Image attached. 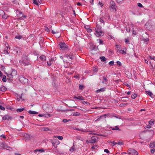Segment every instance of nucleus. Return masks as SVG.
Listing matches in <instances>:
<instances>
[{
	"label": "nucleus",
	"instance_id": "60",
	"mask_svg": "<svg viewBox=\"0 0 155 155\" xmlns=\"http://www.w3.org/2000/svg\"><path fill=\"white\" fill-rule=\"evenodd\" d=\"M1 137H2L3 138H5V135H4L3 134L1 135Z\"/></svg>",
	"mask_w": 155,
	"mask_h": 155
},
{
	"label": "nucleus",
	"instance_id": "13",
	"mask_svg": "<svg viewBox=\"0 0 155 155\" xmlns=\"http://www.w3.org/2000/svg\"><path fill=\"white\" fill-rule=\"evenodd\" d=\"M98 71L97 67L96 66L94 67L93 68L92 71L93 72L92 74H90V76H92L94 74H95V73L97 72Z\"/></svg>",
	"mask_w": 155,
	"mask_h": 155
},
{
	"label": "nucleus",
	"instance_id": "16",
	"mask_svg": "<svg viewBox=\"0 0 155 155\" xmlns=\"http://www.w3.org/2000/svg\"><path fill=\"white\" fill-rule=\"evenodd\" d=\"M39 58L41 60L43 61H45L46 60V56L44 55H41L40 57Z\"/></svg>",
	"mask_w": 155,
	"mask_h": 155
},
{
	"label": "nucleus",
	"instance_id": "27",
	"mask_svg": "<svg viewBox=\"0 0 155 155\" xmlns=\"http://www.w3.org/2000/svg\"><path fill=\"white\" fill-rule=\"evenodd\" d=\"M154 122L153 120H151L149 121V124L150 125H153L154 124Z\"/></svg>",
	"mask_w": 155,
	"mask_h": 155
},
{
	"label": "nucleus",
	"instance_id": "36",
	"mask_svg": "<svg viewBox=\"0 0 155 155\" xmlns=\"http://www.w3.org/2000/svg\"><path fill=\"white\" fill-rule=\"evenodd\" d=\"M4 12L2 10H0V16H2L4 14Z\"/></svg>",
	"mask_w": 155,
	"mask_h": 155
},
{
	"label": "nucleus",
	"instance_id": "26",
	"mask_svg": "<svg viewBox=\"0 0 155 155\" xmlns=\"http://www.w3.org/2000/svg\"><path fill=\"white\" fill-rule=\"evenodd\" d=\"M9 119V117L8 115H5L2 117V119L3 120H8Z\"/></svg>",
	"mask_w": 155,
	"mask_h": 155
},
{
	"label": "nucleus",
	"instance_id": "7",
	"mask_svg": "<svg viewBox=\"0 0 155 155\" xmlns=\"http://www.w3.org/2000/svg\"><path fill=\"white\" fill-rule=\"evenodd\" d=\"M8 148L12 149L11 147L7 146L5 143H0V149H8Z\"/></svg>",
	"mask_w": 155,
	"mask_h": 155
},
{
	"label": "nucleus",
	"instance_id": "3",
	"mask_svg": "<svg viewBox=\"0 0 155 155\" xmlns=\"http://www.w3.org/2000/svg\"><path fill=\"white\" fill-rule=\"evenodd\" d=\"M51 141L53 146L55 148H57V146L60 143L58 140L54 138L51 139Z\"/></svg>",
	"mask_w": 155,
	"mask_h": 155
},
{
	"label": "nucleus",
	"instance_id": "42",
	"mask_svg": "<svg viewBox=\"0 0 155 155\" xmlns=\"http://www.w3.org/2000/svg\"><path fill=\"white\" fill-rule=\"evenodd\" d=\"M33 3L35 5H38V3L37 1L36 0H34L33 2Z\"/></svg>",
	"mask_w": 155,
	"mask_h": 155
},
{
	"label": "nucleus",
	"instance_id": "46",
	"mask_svg": "<svg viewBox=\"0 0 155 155\" xmlns=\"http://www.w3.org/2000/svg\"><path fill=\"white\" fill-rule=\"evenodd\" d=\"M4 53H5V54H9V52H8V51L6 50H4Z\"/></svg>",
	"mask_w": 155,
	"mask_h": 155
},
{
	"label": "nucleus",
	"instance_id": "5",
	"mask_svg": "<svg viewBox=\"0 0 155 155\" xmlns=\"http://www.w3.org/2000/svg\"><path fill=\"white\" fill-rule=\"evenodd\" d=\"M110 8L112 11H116V8L115 6V4L114 2L113 1H111L110 2Z\"/></svg>",
	"mask_w": 155,
	"mask_h": 155
},
{
	"label": "nucleus",
	"instance_id": "41",
	"mask_svg": "<svg viewBox=\"0 0 155 155\" xmlns=\"http://www.w3.org/2000/svg\"><path fill=\"white\" fill-rule=\"evenodd\" d=\"M114 62L113 61H111L109 62V64L110 65H114Z\"/></svg>",
	"mask_w": 155,
	"mask_h": 155
},
{
	"label": "nucleus",
	"instance_id": "10",
	"mask_svg": "<svg viewBox=\"0 0 155 155\" xmlns=\"http://www.w3.org/2000/svg\"><path fill=\"white\" fill-rule=\"evenodd\" d=\"M116 50L117 53L118 54L119 53L121 52V50L122 49V48H121V46L120 45H116Z\"/></svg>",
	"mask_w": 155,
	"mask_h": 155
},
{
	"label": "nucleus",
	"instance_id": "39",
	"mask_svg": "<svg viewBox=\"0 0 155 155\" xmlns=\"http://www.w3.org/2000/svg\"><path fill=\"white\" fill-rule=\"evenodd\" d=\"M109 115V114H105L104 115H103V116H100V118H102V117H104L105 118H106V117L107 116H108Z\"/></svg>",
	"mask_w": 155,
	"mask_h": 155
},
{
	"label": "nucleus",
	"instance_id": "6",
	"mask_svg": "<svg viewBox=\"0 0 155 155\" xmlns=\"http://www.w3.org/2000/svg\"><path fill=\"white\" fill-rule=\"evenodd\" d=\"M128 152L130 155H137L138 153L133 149H129L128 150Z\"/></svg>",
	"mask_w": 155,
	"mask_h": 155
},
{
	"label": "nucleus",
	"instance_id": "18",
	"mask_svg": "<svg viewBox=\"0 0 155 155\" xmlns=\"http://www.w3.org/2000/svg\"><path fill=\"white\" fill-rule=\"evenodd\" d=\"M106 88L105 87H104L102 88H100V89H99L98 90H97L96 91V92L97 93H99L101 91L103 92L105 90Z\"/></svg>",
	"mask_w": 155,
	"mask_h": 155
},
{
	"label": "nucleus",
	"instance_id": "61",
	"mask_svg": "<svg viewBox=\"0 0 155 155\" xmlns=\"http://www.w3.org/2000/svg\"><path fill=\"white\" fill-rule=\"evenodd\" d=\"M74 45L75 46H77V42L76 41H75V42H74Z\"/></svg>",
	"mask_w": 155,
	"mask_h": 155
},
{
	"label": "nucleus",
	"instance_id": "4",
	"mask_svg": "<svg viewBox=\"0 0 155 155\" xmlns=\"http://www.w3.org/2000/svg\"><path fill=\"white\" fill-rule=\"evenodd\" d=\"M17 74V72L15 70H12V73L11 74H6L7 76L8 77L9 79L12 78L13 77L16 75Z\"/></svg>",
	"mask_w": 155,
	"mask_h": 155
},
{
	"label": "nucleus",
	"instance_id": "64",
	"mask_svg": "<svg viewBox=\"0 0 155 155\" xmlns=\"http://www.w3.org/2000/svg\"><path fill=\"white\" fill-rule=\"evenodd\" d=\"M118 144H120V145L122 144V142H119L118 143Z\"/></svg>",
	"mask_w": 155,
	"mask_h": 155
},
{
	"label": "nucleus",
	"instance_id": "21",
	"mask_svg": "<svg viewBox=\"0 0 155 155\" xmlns=\"http://www.w3.org/2000/svg\"><path fill=\"white\" fill-rule=\"evenodd\" d=\"M20 13L21 15H22V16L19 19H22L23 18H26V16L25 15H24L23 14H22V12H20Z\"/></svg>",
	"mask_w": 155,
	"mask_h": 155
},
{
	"label": "nucleus",
	"instance_id": "56",
	"mask_svg": "<svg viewBox=\"0 0 155 155\" xmlns=\"http://www.w3.org/2000/svg\"><path fill=\"white\" fill-rule=\"evenodd\" d=\"M146 127L148 128H150L151 127L150 125H147L146 126Z\"/></svg>",
	"mask_w": 155,
	"mask_h": 155
},
{
	"label": "nucleus",
	"instance_id": "55",
	"mask_svg": "<svg viewBox=\"0 0 155 155\" xmlns=\"http://www.w3.org/2000/svg\"><path fill=\"white\" fill-rule=\"evenodd\" d=\"M6 46L7 48V49H8V48H9V49L10 48L8 46V44L7 43L6 44Z\"/></svg>",
	"mask_w": 155,
	"mask_h": 155
},
{
	"label": "nucleus",
	"instance_id": "51",
	"mask_svg": "<svg viewBox=\"0 0 155 155\" xmlns=\"http://www.w3.org/2000/svg\"><path fill=\"white\" fill-rule=\"evenodd\" d=\"M104 152H106L107 153H108L110 152L109 150L107 149H104Z\"/></svg>",
	"mask_w": 155,
	"mask_h": 155
},
{
	"label": "nucleus",
	"instance_id": "48",
	"mask_svg": "<svg viewBox=\"0 0 155 155\" xmlns=\"http://www.w3.org/2000/svg\"><path fill=\"white\" fill-rule=\"evenodd\" d=\"M82 97L78 96V100H78V101H79V102H81V100L83 99L82 98Z\"/></svg>",
	"mask_w": 155,
	"mask_h": 155
},
{
	"label": "nucleus",
	"instance_id": "52",
	"mask_svg": "<svg viewBox=\"0 0 155 155\" xmlns=\"http://www.w3.org/2000/svg\"><path fill=\"white\" fill-rule=\"evenodd\" d=\"M47 64L48 66H51V61H50L49 62H47Z\"/></svg>",
	"mask_w": 155,
	"mask_h": 155
},
{
	"label": "nucleus",
	"instance_id": "57",
	"mask_svg": "<svg viewBox=\"0 0 155 155\" xmlns=\"http://www.w3.org/2000/svg\"><path fill=\"white\" fill-rule=\"evenodd\" d=\"M115 128L116 130H119V128L117 126H116L115 127Z\"/></svg>",
	"mask_w": 155,
	"mask_h": 155
},
{
	"label": "nucleus",
	"instance_id": "1",
	"mask_svg": "<svg viewBox=\"0 0 155 155\" xmlns=\"http://www.w3.org/2000/svg\"><path fill=\"white\" fill-rule=\"evenodd\" d=\"M68 57H69V60H72L73 59V56L70 54H66L64 55V56L62 57L61 56H60V58L62 59L64 63V66L65 68H68L69 67L70 63L67 60H66V58H68Z\"/></svg>",
	"mask_w": 155,
	"mask_h": 155
},
{
	"label": "nucleus",
	"instance_id": "15",
	"mask_svg": "<svg viewBox=\"0 0 155 155\" xmlns=\"http://www.w3.org/2000/svg\"><path fill=\"white\" fill-rule=\"evenodd\" d=\"M45 151V150L43 149H41L35 150L34 151V153H35V154H37V152H44Z\"/></svg>",
	"mask_w": 155,
	"mask_h": 155
},
{
	"label": "nucleus",
	"instance_id": "11",
	"mask_svg": "<svg viewBox=\"0 0 155 155\" xmlns=\"http://www.w3.org/2000/svg\"><path fill=\"white\" fill-rule=\"evenodd\" d=\"M59 45L60 47L62 50H64L67 48V45L64 42H60Z\"/></svg>",
	"mask_w": 155,
	"mask_h": 155
},
{
	"label": "nucleus",
	"instance_id": "54",
	"mask_svg": "<svg viewBox=\"0 0 155 155\" xmlns=\"http://www.w3.org/2000/svg\"><path fill=\"white\" fill-rule=\"evenodd\" d=\"M150 58L151 59H153V60L155 61V57H152L150 56H149Z\"/></svg>",
	"mask_w": 155,
	"mask_h": 155
},
{
	"label": "nucleus",
	"instance_id": "38",
	"mask_svg": "<svg viewBox=\"0 0 155 155\" xmlns=\"http://www.w3.org/2000/svg\"><path fill=\"white\" fill-rule=\"evenodd\" d=\"M107 79L106 78L103 77V80L102 81V83L103 84L105 83L107 81Z\"/></svg>",
	"mask_w": 155,
	"mask_h": 155
},
{
	"label": "nucleus",
	"instance_id": "32",
	"mask_svg": "<svg viewBox=\"0 0 155 155\" xmlns=\"http://www.w3.org/2000/svg\"><path fill=\"white\" fill-rule=\"evenodd\" d=\"M2 17L3 18L7 19L8 17V16L6 14H5L4 13V14L3 15Z\"/></svg>",
	"mask_w": 155,
	"mask_h": 155
},
{
	"label": "nucleus",
	"instance_id": "40",
	"mask_svg": "<svg viewBox=\"0 0 155 155\" xmlns=\"http://www.w3.org/2000/svg\"><path fill=\"white\" fill-rule=\"evenodd\" d=\"M97 41H99V44L100 45H102L103 44V41L101 39H97Z\"/></svg>",
	"mask_w": 155,
	"mask_h": 155
},
{
	"label": "nucleus",
	"instance_id": "53",
	"mask_svg": "<svg viewBox=\"0 0 155 155\" xmlns=\"http://www.w3.org/2000/svg\"><path fill=\"white\" fill-rule=\"evenodd\" d=\"M111 143L112 144H113V146H114L115 145H116L117 144V143L115 142L114 141H112V142H111Z\"/></svg>",
	"mask_w": 155,
	"mask_h": 155
},
{
	"label": "nucleus",
	"instance_id": "50",
	"mask_svg": "<svg viewBox=\"0 0 155 155\" xmlns=\"http://www.w3.org/2000/svg\"><path fill=\"white\" fill-rule=\"evenodd\" d=\"M45 30L46 31H47V32H50V30H49V28L48 27H46L45 28Z\"/></svg>",
	"mask_w": 155,
	"mask_h": 155
},
{
	"label": "nucleus",
	"instance_id": "62",
	"mask_svg": "<svg viewBox=\"0 0 155 155\" xmlns=\"http://www.w3.org/2000/svg\"><path fill=\"white\" fill-rule=\"evenodd\" d=\"M130 91H128L127 93V94L128 95H130Z\"/></svg>",
	"mask_w": 155,
	"mask_h": 155
},
{
	"label": "nucleus",
	"instance_id": "25",
	"mask_svg": "<svg viewBox=\"0 0 155 155\" xmlns=\"http://www.w3.org/2000/svg\"><path fill=\"white\" fill-rule=\"evenodd\" d=\"M22 38V35H16L15 38L16 39H21Z\"/></svg>",
	"mask_w": 155,
	"mask_h": 155
},
{
	"label": "nucleus",
	"instance_id": "47",
	"mask_svg": "<svg viewBox=\"0 0 155 155\" xmlns=\"http://www.w3.org/2000/svg\"><path fill=\"white\" fill-rule=\"evenodd\" d=\"M117 64L119 66H121L122 64L121 62L119 61H118L117 62Z\"/></svg>",
	"mask_w": 155,
	"mask_h": 155
},
{
	"label": "nucleus",
	"instance_id": "63",
	"mask_svg": "<svg viewBox=\"0 0 155 155\" xmlns=\"http://www.w3.org/2000/svg\"><path fill=\"white\" fill-rule=\"evenodd\" d=\"M129 41V40L128 39H125V42L126 43L128 42Z\"/></svg>",
	"mask_w": 155,
	"mask_h": 155
},
{
	"label": "nucleus",
	"instance_id": "29",
	"mask_svg": "<svg viewBox=\"0 0 155 155\" xmlns=\"http://www.w3.org/2000/svg\"><path fill=\"white\" fill-rule=\"evenodd\" d=\"M100 59L101 61H104L106 60V58L104 56H101L100 57Z\"/></svg>",
	"mask_w": 155,
	"mask_h": 155
},
{
	"label": "nucleus",
	"instance_id": "30",
	"mask_svg": "<svg viewBox=\"0 0 155 155\" xmlns=\"http://www.w3.org/2000/svg\"><path fill=\"white\" fill-rule=\"evenodd\" d=\"M79 88V89L83 90L84 88V87L83 85L80 84Z\"/></svg>",
	"mask_w": 155,
	"mask_h": 155
},
{
	"label": "nucleus",
	"instance_id": "59",
	"mask_svg": "<svg viewBox=\"0 0 155 155\" xmlns=\"http://www.w3.org/2000/svg\"><path fill=\"white\" fill-rule=\"evenodd\" d=\"M69 57H68V58H66V60H67L68 61H69V62L70 64V61H71V60H69Z\"/></svg>",
	"mask_w": 155,
	"mask_h": 155
},
{
	"label": "nucleus",
	"instance_id": "34",
	"mask_svg": "<svg viewBox=\"0 0 155 155\" xmlns=\"http://www.w3.org/2000/svg\"><path fill=\"white\" fill-rule=\"evenodd\" d=\"M24 108H20V109H18L17 110V112H21L24 110Z\"/></svg>",
	"mask_w": 155,
	"mask_h": 155
},
{
	"label": "nucleus",
	"instance_id": "58",
	"mask_svg": "<svg viewBox=\"0 0 155 155\" xmlns=\"http://www.w3.org/2000/svg\"><path fill=\"white\" fill-rule=\"evenodd\" d=\"M94 0H90V2L92 5L93 4Z\"/></svg>",
	"mask_w": 155,
	"mask_h": 155
},
{
	"label": "nucleus",
	"instance_id": "44",
	"mask_svg": "<svg viewBox=\"0 0 155 155\" xmlns=\"http://www.w3.org/2000/svg\"><path fill=\"white\" fill-rule=\"evenodd\" d=\"M137 5L138 7H140V8H142L143 7V6L142 5V4L141 3H138L137 4Z\"/></svg>",
	"mask_w": 155,
	"mask_h": 155
},
{
	"label": "nucleus",
	"instance_id": "43",
	"mask_svg": "<svg viewBox=\"0 0 155 155\" xmlns=\"http://www.w3.org/2000/svg\"><path fill=\"white\" fill-rule=\"evenodd\" d=\"M155 151V149L154 148H153L152 149H151L150 150V152L151 153H153Z\"/></svg>",
	"mask_w": 155,
	"mask_h": 155
},
{
	"label": "nucleus",
	"instance_id": "35",
	"mask_svg": "<svg viewBox=\"0 0 155 155\" xmlns=\"http://www.w3.org/2000/svg\"><path fill=\"white\" fill-rule=\"evenodd\" d=\"M2 81L4 82H5L6 81V76L5 75L3 76V78L2 79Z\"/></svg>",
	"mask_w": 155,
	"mask_h": 155
},
{
	"label": "nucleus",
	"instance_id": "17",
	"mask_svg": "<svg viewBox=\"0 0 155 155\" xmlns=\"http://www.w3.org/2000/svg\"><path fill=\"white\" fill-rule=\"evenodd\" d=\"M19 63L21 64L24 65H28L29 64V62H25L23 61H20Z\"/></svg>",
	"mask_w": 155,
	"mask_h": 155
},
{
	"label": "nucleus",
	"instance_id": "8",
	"mask_svg": "<svg viewBox=\"0 0 155 155\" xmlns=\"http://www.w3.org/2000/svg\"><path fill=\"white\" fill-rule=\"evenodd\" d=\"M20 82L23 84H26L28 83V80L25 77L21 76L19 78Z\"/></svg>",
	"mask_w": 155,
	"mask_h": 155
},
{
	"label": "nucleus",
	"instance_id": "33",
	"mask_svg": "<svg viewBox=\"0 0 155 155\" xmlns=\"http://www.w3.org/2000/svg\"><path fill=\"white\" fill-rule=\"evenodd\" d=\"M137 95L135 94H132L131 97L133 99H134L137 97Z\"/></svg>",
	"mask_w": 155,
	"mask_h": 155
},
{
	"label": "nucleus",
	"instance_id": "24",
	"mask_svg": "<svg viewBox=\"0 0 155 155\" xmlns=\"http://www.w3.org/2000/svg\"><path fill=\"white\" fill-rule=\"evenodd\" d=\"M155 147V142H153L152 143H151L150 144V148H153Z\"/></svg>",
	"mask_w": 155,
	"mask_h": 155
},
{
	"label": "nucleus",
	"instance_id": "14",
	"mask_svg": "<svg viewBox=\"0 0 155 155\" xmlns=\"http://www.w3.org/2000/svg\"><path fill=\"white\" fill-rule=\"evenodd\" d=\"M84 28L86 29L87 32H91L92 30L90 28V27L89 26L85 25L84 26Z\"/></svg>",
	"mask_w": 155,
	"mask_h": 155
},
{
	"label": "nucleus",
	"instance_id": "49",
	"mask_svg": "<svg viewBox=\"0 0 155 155\" xmlns=\"http://www.w3.org/2000/svg\"><path fill=\"white\" fill-rule=\"evenodd\" d=\"M98 5H100L101 7H102L103 5L102 3L100 2H99Z\"/></svg>",
	"mask_w": 155,
	"mask_h": 155
},
{
	"label": "nucleus",
	"instance_id": "28",
	"mask_svg": "<svg viewBox=\"0 0 155 155\" xmlns=\"http://www.w3.org/2000/svg\"><path fill=\"white\" fill-rule=\"evenodd\" d=\"M142 40L144 42L147 43V42L149 41V39L148 38H143L142 39Z\"/></svg>",
	"mask_w": 155,
	"mask_h": 155
},
{
	"label": "nucleus",
	"instance_id": "37",
	"mask_svg": "<svg viewBox=\"0 0 155 155\" xmlns=\"http://www.w3.org/2000/svg\"><path fill=\"white\" fill-rule=\"evenodd\" d=\"M70 120H71L70 119L67 120L66 119H64L62 120V122L64 123H66Z\"/></svg>",
	"mask_w": 155,
	"mask_h": 155
},
{
	"label": "nucleus",
	"instance_id": "31",
	"mask_svg": "<svg viewBox=\"0 0 155 155\" xmlns=\"http://www.w3.org/2000/svg\"><path fill=\"white\" fill-rule=\"evenodd\" d=\"M100 21L101 23H102L103 25L104 24V19L102 18H100L99 20Z\"/></svg>",
	"mask_w": 155,
	"mask_h": 155
},
{
	"label": "nucleus",
	"instance_id": "19",
	"mask_svg": "<svg viewBox=\"0 0 155 155\" xmlns=\"http://www.w3.org/2000/svg\"><path fill=\"white\" fill-rule=\"evenodd\" d=\"M53 137L54 138H57L60 140H62L63 139V137L61 136H54Z\"/></svg>",
	"mask_w": 155,
	"mask_h": 155
},
{
	"label": "nucleus",
	"instance_id": "9",
	"mask_svg": "<svg viewBox=\"0 0 155 155\" xmlns=\"http://www.w3.org/2000/svg\"><path fill=\"white\" fill-rule=\"evenodd\" d=\"M98 138L96 136H93L92 137L90 140H89V143H94L97 140Z\"/></svg>",
	"mask_w": 155,
	"mask_h": 155
},
{
	"label": "nucleus",
	"instance_id": "12",
	"mask_svg": "<svg viewBox=\"0 0 155 155\" xmlns=\"http://www.w3.org/2000/svg\"><path fill=\"white\" fill-rule=\"evenodd\" d=\"M127 48H126L124 47L122 48V49L121 50V52H120L118 54H122L124 55H125L126 54V51Z\"/></svg>",
	"mask_w": 155,
	"mask_h": 155
},
{
	"label": "nucleus",
	"instance_id": "20",
	"mask_svg": "<svg viewBox=\"0 0 155 155\" xmlns=\"http://www.w3.org/2000/svg\"><path fill=\"white\" fill-rule=\"evenodd\" d=\"M146 92L147 93V94H148L149 95L150 97H153V94L150 91H146Z\"/></svg>",
	"mask_w": 155,
	"mask_h": 155
},
{
	"label": "nucleus",
	"instance_id": "45",
	"mask_svg": "<svg viewBox=\"0 0 155 155\" xmlns=\"http://www.w3.org/2000/svg\"><path fill=\"white\" fill-rule=\"evenodd\" d=\"M0 109L4 110H5V108L1 105H0Z\"/></svg>",
	"mask_w": 155,
	"mask_h": 155
},
{
	"label": "nucleus",
	"instance_id": "2",
	"mask_svg": "<svg viewBox=\"0 0 155 155\" xmlns=\"http://www.w3.org/2000/svg\"><path fill=\"white\" fill-rule=\"evenodd\" d=\"M95 34L97 37L102 36L104 34L103 32L101 30V28L97 27V26L96 28H95Z\"/></svg>",
	"mask_w": 155,
	"mask_h": 155
},
{
	"label": "nucleus",
	"instance_id": "23",
	"mask_svg": "<svg viewBox=\"0 0 155 155\" xmlns=\"http://www.w3.org/2000/svg\"><path fill=\"white\" fill-rule=\"evenodd\" d=\"M6 90V88L5 86H3L0 88V91H5Z\"/></svg>",
	"mask_w": 155,
	"mask_h": 155
},
{
	"label": "nucleus",
	"instance_id": "22",
	"mask_svg": "<svg viewBox=\"0 0 155 155\" xmlns=\"http://www.w3.org/2000/svg\"><path fill=\"white\" fill-rule=\"evenodd\" d=\"M28 113L31 114H38V112L34 111H32V110H29L28 111Z\"/></svg>",
	"mask_w": 155,
	"mask_h": 155
}]
</instances>
